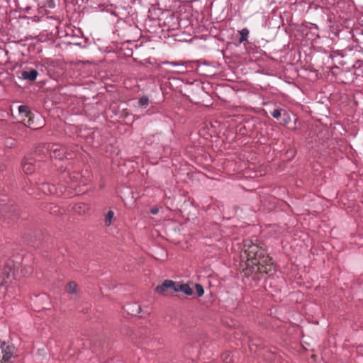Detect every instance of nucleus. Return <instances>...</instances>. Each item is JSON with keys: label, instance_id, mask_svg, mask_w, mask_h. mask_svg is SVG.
Here are the masks:
<instances>
[{"label": "nucleus", "instance_id": "nucleus-1", "mask_svg": "<svg viewBox=\"0 0 363 363\" xmlns=\"http://www.w3.org/2000/svg\"><path fill=\"white\" fill-rule=\"evenodd\" d=\"M363 63L361 61H357L353 67L355 71L352 72L350 70H342L337 75V79L341 83L349 84L354 82L357 78L356 76L363 75V71L361 69V66Z\"/></svg>", "mask_w": 363, "mask_h": 363}, {"label": "nucleus", "instance_id": "nucleus-2", "mask_svg": "<svg viewBox=\"0 0 363 363\" xmlns=\"http://www.w3.org/2000/svg\"><path fill=\"white\" fill-rule=\"evenodd\" d=\"M248 250V255L255 259V264L263 265L268 263L271 259L267 256V250L264 246L257 245H252L250 246Z\"/></svg>", "mask_w": 363, "mask_h": 363}, {"label": "nucleus", "instance_id": "nucleus-3", "mask_svg": "<svg viewBox=\"0 0 363 363\" xmlns=\"http://www.w3.org/2000/svg\"><path fill=\"white\" fill-rule=\"evenodd\" d=\"M45 148L50 152L51 157L59 160H62L67 157L65 147L59 144H48Z\"/></svg>", "mask_w": 363, "mask_h": 363}, {"label": "nucleus", "instance_id": "nucleus-4", "mask_svg": "<svg viewBox=\"0 0 363 363\" xmlns=\"http://www.w3.org/2000/svg\"><path fill=\"white\" fill-rule=\"evenodd\" d=\"M2 359L1 363H9L11 359L13 357V352L15 347L13 345H6V342H3L1 345Z\"/></svg>", "mask_w": 363, "mask_h": 363}, {"label": "nucleus", "instance_id": "nucleus-5", "mask_svg": "<svg viewBox=\"0 0 363 363\" xmlns=\"http://www.w3.org/2000/svg\"><path fill=\"white\" fill-rule=\"evenodd\" d=\"M125 311L131 315L139 316L140 318H145L147 313H143L140 305L138 303H130L125 306Z\"/></svg>", "mask_w": 363, "mask_h": 363}, {"label": "nucleus", "instance_id": "nucleus-6", "mask_svg": "<svg viewBox=\"0 0 363 363\" xmlns=\"http://www.w3.org/2000/svg\"><path fill=\"white\" fill-rule=\"evenodd\" d=\"M176 283L172 280H165L161 285L156 287V291L160 294H164L169 289H172L174 291Z\"/></svg>", "mask_w": 363, "mask_h": 363}, {"label": "nucleus", "instance_id": "nucleus-7", "mask_svg": "<svg viewBox=\"0 0 363 363\" xmlns=\"http://www.w3.org/2000/svg\"><path fill=\"white\" fill-rule=\"evenodd\" d=\"M38 75V72L34 69L23 71L21 73V77L23 79H26V80H28L30 82L35 81Z\"/></svg>", "mask_w": 363, "mask_h": 363}, {"label": "nucleus", "instance_id": "nucleus-8", "mask_svg": "<svg viewBox=\"0 0 363 363\" xmlns=\"http://www.w3.org/2000/svg\"><path fill=\"white\" fill-rule=\"evenodd\" d=\"M23 172L27 174H31L35 171L36 165L32 161L24 160L22 164Z\"/></svg>", "mask_w": 363, "mask_h": 363}, {"label": "nucleus", "instance_id": "nucleus-9", "mask_svg": "<svg viewBox=\"0 0 363 363\" xmlns=\"http://www.w3.org/2000/svg\"><path fill=\"white\" fill-rule=\"evenodd\" d=\"M174 291L175 292L182 291L187 296H191L193 294V290L190 288V286L187 284H176V286L174 288Z\"/></svg>", "mask_w": 363, "mask_h": 363}, {"label": "nucleus", "instance_id": "nucleus-10", "mask_svg": "<svg viewBox=\"0 0 363 363\" xmlns=\"http://www.w3.org/2000/svg\"><path fill=\"white\" fill-rule=\"evenodd\" d=\"M18 112L21 113V114H23L26 117L28 118L29 120L31 119V116H32V113L31 111L29 110V108L28 106H25V105H21L18 106Z\"/></svg>", "mask_w": 363, "mask_h": 363}, {"label": "nucleus", "instance_id": "nucleus-11", "mask_svg": "<svg viewBox=\"0 0 363 363\" xmlns=\"http://www.w3.org/2000/svg\"><path fill=\"white\" fill-rule=\"evenodd\" d=\"M67 291L70 294H76L77 293V285L74 281H69L67 284Z\"/></svg>", "mask_w": 363, "mask_h": 363}, {"label": "nucleus", "instance_id": "nucleus-12", "mask_svg": "<svg viewBox=\"0 0 363 363\" xmlns=\"http://www.w3.org/2000/svg\"><path fill=\"white\" fill-rule=\"evenodd\" d=\"M114 217V212L112 210L108 211L105 216L104 223L106 226H110Z\"/></svg>", "mask_w": 363, "mask_h": 363}, {"label": "nucleus", "instance_id": "nucleus-13", "mask_svg": "<svg viewBox=\"0 0 363 363\" xmlns=\"http://www.w3.org/2000/svg\"><path fill=\"white\" fill-rule=\"evenodd\" d=\"M249 33V30L247 28H244L239 31V33L240 35V38L239 39L240 43H242L247 40Z\"/></svg>", "mask_w": 363, "mask_h": 363}, {"label": "nucleus", "instance_id": "nucleus-14", "mask_svg": "<svg viewBox=\"0 0 363 363\" xmlns=\"http://www.w3.org/2000/svg\"><path fill=\"white\" fill-rule=\"evenodd\" d=\"M284 111V110L281 108H275L271 112V114L273 116V118L276 119H279L280 118H281Z\"/></svg>", "mask_w": 363, "mask_h": 363}, {"label": "nucleus", "instance_id": "nucleus-15", "mask_svg": "<svg viewBox=\"0 0 363 363\" xmlns=\"http://www.w3.org/2000/svg\"><path fill=\"white\" fill-rule=\"evenodd\" d=\"M281 117H282V124L284 125L289 124L291 121V116L286 111H284Z\"/></svg>", "mask_w": 363, "mask_h": 363}, {"label": "nucleus", "instance_id": "nucleus-16", "mask_svg": "<svg viewBox=\"0 0 363 363\" xmlns=\"http://www.w3.org/2000/svg\"><path fill=\"white\" fill-rule=\"evenodd\" d=\"M74 209L76 212L81 213L82 212H85L86 206L84 203H79L74 206Z\"/></svg>", "mask_w": 363, "mask_h": 363}, {"label": "nucleus", "instance_id": "nucleus-17", "mask_svg": "<svg viewBox=\"0 0 363 363\" xmlns=\"http://www.w3.org/2000/svg\"><path fill=\"white\" fill-rule=\"evenodd\" d=\"M195 289H196V294L198 295V296L201 297L204 294V289H203V287L201 284H195Z\"/></svg>", "mask_w": 363, "mask_h": 363}, {"label": "nucleus", "instance_id": "nucleus-18", "mask_svg": "<svg viewBox=\"0 0 363 363\" xmlns=\"http://www.w3.org/2000/svg\"><path fill=\"white\" fill-rule=\"evenodd\" d=\"M149 104V98L147 96H143L139 99V104L142 106H146Z\"/></svg>", "mask_w": 363, "mask_h": 363}, {"label": "nucleus", "instance_id": "nucleus-19", "mask_svg": "<svg viewBox=\"0 0 363 363\" xmlns=\"http://www.w3.org/2000/svg\"><path fill=\"white\" fill-rule=\"evenodd\" d=\"M163 64L164 65H170L174 66V67L182 66L183 65V64L181 62H169V61H166V62H164Z\"/></svg>", "mask_w": 363, "mask_h": 363}, {"label": "nucleus", "instance_id": "nucleus-20", "mask_svg": "<svg viewBox=\"0 0 363 363\" xmlns=\"http://www.w3.org/2000/svg\"><path fill=\"white\" fill-rule=\"evenodd\" d=\"M45 6L50 8V9L55 8V1L54 0H48L46 4H45Z\"/></svg>", "mask_w": 363, "mask_h": 363}, {"label": "nucleus", "instance_id": "nucleus-21", "mask_svg": "<svg viewBox=\"0 0 363 363\" xmlns=\"http://www.w3.org/2000/svg\"><path fill=\"white\" fill-rule=\"evenodd\" d=\"M159 212V208H157V207H155V208H152L151 210H150V213L152 214V215H156Z\"/></svg>", "mask_w": 363, "mask_h": 363}, {"label": "nucleus", "instance_id": "nucleus-22", "mask_svg": "<svg viewBox=\"0 0 363 363\" xmlns=\"http://www.w3.org/2000/svg\"><path fill=\"white\" fill-rule=\"evenodd\" d=\"M45 186H48V191H49V192H50V193H52V189L50 188V186H48V185H47V184H46V185H45Z\"/></svg>", "mask_w": 363, "mask_h": 363}, {"label": "nucleus", "instance_id": "nucleus-23", "mask_svg": "<svg viewBox=\"0 0 363 363\" xmlns=\"http://www.w3.org/2000/svg\"><path fill=\"white\" fill-rule=\"evenodd\" d=\"M225 362V363H230L231 362V359H230L229 361L228 360V358L226 357L225 359H224Z\"/></svg>", "mask_w": 363, "mask_h": 363}]
</instances>
